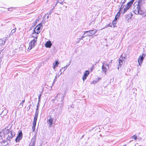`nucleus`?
I'll list each match as a JSON object with an SVG mask.
<instances>
[{"mask_svg": "<svg viewBox=\"0 0 146 146\" xmlns=\"http://www.w3.org/2000/svg\"><path fill=\"white\" fill-rule=\"evenodd\" d=\"M139 14L142 15L143 17H146V11H140V13Z\"/></svg>", "mask_w": 146, "mask_h": 146, "instance_id": "dca6fc26", "label": "nucleus"}, {"mask_svg": "<svg viewBox=\"0 0 146 146\" xmlns=\"http://www.w3.org/2000/svg\"><path fill=\"white\" fill-rule=\"evenodd\" d=\"M89 74V72L88 70H86L84 73V75L83 76L82 79L84 81L86 79L87 77L88 76Z\"/></svg>", "mask_w": 146, "mask_h": 146, "instance_id": "1a4fd4ad", "label": "nucleus"}, {"mask_svg": "<svg viewBox=\"0 0 146 146\" xmlns=\"http://www.w3.org/2000/svg\"><path fill=\"white\" fill-rule=\"evenodd\" d=\"M41 95H42V94H39V96H38V102H40V98H41Z\"/></svg>", "mask_w": 146, "mask_h": 146, "instance_id": "c85d7f7f", "label": "nucleus"}, {"mask_svg": "<svg viewBox=\"0 0 146 146\" xmlns=\"http://www.w3.org/2000/svg\"><path fill=\"white\" fill-rule=\"evenodd\" d=\"M135 0H131V1H130L132 3H133V2Z\"/></svg>", "mask_w": 146, "mask_h": 146, "instance_id": "c03bdc74", "label": "nucleus"}, {"mask_svg": "<svg viewBox=\"0 0 146 146\" xmlns=\"http://www.w3.org/2000/svg\"><path fill=\"white\" fill-rule=\"evenodd\" d=\"M108 25L109 27H112V24L111 23H110Z\"/></svg>", "mask_w": 146, "mask_h": 146, "instance_id": "c9c22d12", "label": "nucleus"}, {"mask_svg": "<svg viewBox=\"0 0 146 146\" xmlns=\"http://www.w3.org/2000/svg\"><path fill=\"white\" fill-rule=\"evenodd\" d=\"M103 64L102 66V70L103 72L104 73L106 74L107 68L104 65V64L103 63Z\"/></svg>", "mask_w": 146, "mask_h": 146, "instance_id": "4468645a", "label": "nucleus"}, {"mask_svg": "<svg viewBox=\"0 0 146 146\" xmlns=\"http://www.w3.org/2000/svg\"><path fill=\"white\" fill-rule=\"evenodd\" d=\"M145 54H142V56H140L138 59V62L140 66L141 65L144 59V57H145Z\"/></svg>", "mask_w": 146, "mask_h": 146, "instance_id": "423d86ee", "label": "nucleus"}, {"mask_svg": "<svg viewBox=\"0 0 146 146\" xmlns=\"http://www.w3.org/2000/svg\"><path fill=\"white\" fill-rule=\"evenodd\" d=\"M63 3H64L63 2H60V3L62 5L63 4Z\"/></svg>", "mask_w": 146, "mask_h": 146, "instance_id": "37998d69", "label": "nucleus"}, {"mask_svg": "<svg viewBox=\"0 0 146 146\" xmlns=\"http://www.w3.org/2000/svg\"><path fill=\"white\" fill-rule=\"evenodd\" d=\"M109 27L108 26V25L105 26L103 28V29L106 28H107L108 27Z\"/></svg>", "mask_w": 146, "mask_h": 146, "instance_id": "4c0bfd02", "label": "nucleus"}, {"mask_svg": "<svg viewBox=\"0 0 146 146\" xmlns=\"http://www.w3.org/2000/svg\"><path fill=\"white\" fill-rule=\"evenodd\" d=\"M37 120H34L33 123V126H32V130L33 131H34L35 130V127L36 125Z\"/></svg>", "mask_w": 146, "mask_h": 146, "instance_id": "2eb2a0df", "label": "nucleus"}, {"mask_svg": "<svg viewBox=\"0 0 146 146\" xmlns=\"http://www.w3.org/2000/svg\"><path fill=\"white\" fill-rule=\"evenodd\" d=\"M57 76V75H56V76L55 77V79H54V82H55V81H56V78Z\"/></svg>", "mask_w": 146, "mask_h": 146, "instance_id": "79ce46f5", "label": "nucleus"}, {"mask_svg": "<svg viewBox=\"0 0 146 146\" xmlns=\"http://www.w3.org/2000/svg\"><path fill=\"white\" fill-rule=\"evenodd\" d=\"M23 134L21 131L19 132L18 135L15 139L16 142H19L22 138Z\"/></svg>", "mask_w": 146, "mask_h": 146, "instance_id": "0eeeda50", "label": "nucleus"}, {"mask_svg": "<svg viewBox=\"0 0 146 146\" xmlns=\"http://www.w3.org/2000/svg\"><path fill=\"white\" fill-rule=\"evenodd\" d=\"M16 28H15L14 29H13L11 32V33H12V34H11V35L12 34H13L14 33H15V32L16 31Z\"/></svg>", "mask_w": 146, "mask_h": 146, "instance_id": "a878e982", "label": "nucleus"}, {"mask_svg": "<svg viewBox=\"0 0 146 146\" xmlns=\"http://www.w3.org/2000/svg\"><path fill=\"white\" fill-rule=\"evenodd\" d=\"M125 58L121 56L119 60L118 69H119V67H121V66L123 65V63L125 62Z\"/></svg>", "mask_w": 146, "mask_h": 146, "instance_id": "39448f33", "label": "nucleus"}, {"mask_svg": "<svg viewBox=\"0 0 146 146\" xmlns=\"http://www.w3.org/2000/svg\"><path fill=\"white\" fill-rule=\"evenodd\" d=\"M98 81H93L92 82V83L93 84H95Z\"/></svg>", "mask_w": 146, "mask_h": 146, "instance_id": "f704fd0d", "label": "nucleus"}, {"mask_svg": "<svg viewBox=\"0 0 146 146\" xmlns=\"http://www.w3.org/2000/svg\"><path fill=\"white\" fill-rule=\"evenodd\" d=\"M59 76H60V75H58V76L57 75V76H56V79H57V77H59Z\"/></svg>", "mask_w": 146, "mask_h": 146, "instance_id": "de8ad7c7", "label": "nucleus"}, {"mask_svg": "<svg viewBox=\"0 0 146 146\" xmlns=\"http://www.w3.org/2000/svg\"><path fill=\"white\" fill-rule=\"evenodd\" d=\"M11 8L14 9H15V8H9L8 9V10H9V11H11L12 10L11 9Z\"/></svg>", "mask_w": 146, "mask_h": 146, "instance_id": "58836bf2", "label": "nucleus"}, {"mask_svg": "<svg viewBox=\"0 0 146 146\" xmlns=\"http://www.w3.org/2000/svg\"><path fill=\"white\" fill-rule=\"evenodd\" d=\"M52 44L50 41H47L45 44V46L46 48H50L51 47Z\"/></svg>", "mask_w": 146, "mask_h": 146, "instance_id": "f8f14e48", "label": "nucleus"}, {"mask_svg": "<svg viewBox=\"0 0 146 146\" xmlns=\"http://www.w3.org/2000/svg\"><path fill=\"white\" fill-rule=\"evenodd\" d=\"M39 105H38H38H37V108H38V107H39Z\"/></svg>", "mask_w": 146, "mask_h": 146, "instance_id": "49530a36", "label": "nucleus"}, {"mask_svg": "<svg viewBox=\"0 0 146 146\" xmlns=\"http://www.w3.org/2000/svg\"><path fill=\"white\" fill-rule=\"evenodd\" d=\"M53 121V118L51 117H50V119L47 120V122L48 123L49 125V126L50 127H51L52 124V122Z\"/></svg>", "mask_w": 146, "mask_h": 146, "instance_id": "9d476101", "label": "nucleus"}, {"mask_svg": "<svg viewBox=\"0 0 146 146\" xmlns=\"http://www.w3.org/2000/svg\"><path fill=\"white\" fill-rule=\"evenodd\" d=\"M49 17V16H48L47 17V18H48Z\"/></svg>", "mask_w": 146, "mask_h": 146, "instance_id": "864d4df0", "label": "nucleus"}, {"mask_svg": "<svg viewBox=\"0 0 146 146\" xmlns=\"http://www.w3.org/2000/svg\"><path fill=\"white\" fill-rule=\"evenodd\" d=\"M97 31V30L95 29L93 30L86 31L84 32V33L85 34L87 33L86 35V36H90L95 35Z\"/></svg>", "mask_w": 146, "mask_h": 146, "instance_id": "20e7f679", "label": "nucleus"}, {"mask_svg": "<svg viewBox=\"0 0 146 146\" xmlns=\"http://www.w3.org/2000/svg\"><path fill=\"white\" fill-rule=\"evenodd\" d=\"M70 61L69 62V64H68V65H67L66 66L67 68L69 66L70 64Z\"/></svg>", "mask_w": 146, "mask_h": 146, "instance_id": "a19ab883", "label": "nucleus"}, {"mask_svg": "<svg viewBox=\"0 0 146 146\" xmlns=\"http://www.w3.org/2000/svg\"><path fill=\"white\" fill-rule=\"evenodd\" d=\"M86 36V35L85 33L84 32V33L82 35V37L79 38L80 40H82L83 38H84Z\"/></svg>", "mask_w": 146, "mask_h": 146, "instance_id": "412c9836", "label": "nucleus"}, {"mask_svg": "<svg viewBox=\"0 0 146 146\" xmlns=\"http://www.w3.org/2000/svg\"><path fill=\"white\" fill-rule=\"evenodd\" d=\"M117 18H118L115 16V19L114 20L117 21Z\"/></svg>", "mask_w": 146, "mask_h": 146, "instance_id": "ea45409f", "label": "nucleus"}, {"mask_svg": "<svg viewBox=\"0 0 146 146\" xmlns=\"http://www.w3.org/2000/svg\"><path fill=\"white\" fill-rule=\"evenodd\" d=\"M123 7H124L123 5H122H122H121V7L120 8V10L119 11H121L122 10V9H123Z\"/></svg>", "mask_w": 146, "mask_h": 146, "instance_id": "473e14b6", "label": "nucleus"}, {"mask_svg": "<svg viewBox=\"0 0 146 146\" xmlns=\"http://www.w3.org/2000/svg\"><path fill=\"white\" fill-rule=\"evenodd\" d=\"M142 0H140L138 2L137 5H134V7L133 9V13L135 14H139L140 13V11H141V8L140 4L141 3V1Z\"/></svg>", "mask_w": 146, "mask_h": 146, "instance_id": "f03ea898", "label": "nucleus"}, {"mask_svg": "<svg viewBox=\"0 0 146 146\" xmlns=\"http://www.w3.org/2000/svg\"><path fill=\"white\" fill-rule=\"evenodd\" d=\"M126 1V0H123V1L121 3L122 4V6L124 5Z\"/></svg>", "mask_w": 146, "mask_h": 146, "instance_id": "c756f323", "label": "nucleus"}, {"mask_svg": "<svg viewBox=\"0 0 146 146\" xmlns=\"http://www.w3.org/2000/svg\"><path fill=\"white\" fill-rule=\"evenodd\" d=\"M54 6L53 7V8H52L49 11V12L48 13V15H50L51 14V13H52V11H53V10L54 9Z\"/></svg>", "mask_w": 146, "mask_h": 146, "instance_id": "4be33fe9", "label": "nucleus"}, {"mask_svg": "<svg viewBox=\"0 0 146 146\" xmlns=\"http://www.w3.org/2000/svg\"><path fill=\"white\" fill-rule=\"evenodd\" d=\"M0 146H2V144H1V142H0Z\"/></svg>", "mask_w": 146, "mask_h": 146, "instance_id": "09e8293b", "label": "nucleus"}, {"mask_svg": "<svg viewBox=\"0 0 146 146\" xmlns=\"http://www.w3.org/2000/svg\"><path fill=\"white\" fill-rule=\"evenodd\" d=\"M123 146H126V145H123Z\"/></svg>", "mask_w": 146, "mask_h": 146, "instance_id": "603ef678", "label": "nucleus"}, {"mask_svg": "<svg viewBox=\"0 0 146 146\" xmlns=\"http://www.w3.org/2000/svg\"><path fill=\"white\" fill-rule=\"evenodd\" d=\"M66 93H65V94H64V95H63L62 96V100H61L62 101H63L64 99V97H65V95H66Z\"/></svg>", "mask_w": 146, "mask_h": 146, "instance_id": "7c9ffc66", "label": "nucleus"}, {"mask_svg": "<svg viewBox=\"0 0 146 146\" xmlns=\"http://www.w3.org/2000/svg\"><path fill=\"white\" fill-rule=\"evenodd\" d=\"M58 2V1H57V2L56 3V4L55 5V6H56V5L57 3Z\"/></svg>", "mask_w": 146, "mask_h": 146, "instance_id": "3c124183", "label": "nucleus"}, {"mask_svg": "<svg viewBox=\"0 0 146 146\" xmlns=\"http://www.w3.org/2000/svg\"><path fill=\"white\" fill-rule=\"evenodd\" d=\"M116 23H117V21L113 20V21L112 22V24H113V26L114 27H115V26H114V25H115L116 24Z\"/></svg>", "mask_w": 146, "mask_h": 146, "instance_id": "cd10ccee", "label": "nucleus"}, {"mask_svg": "<svg viewBox=\"0 0 146 146\" xmlns=\"http://www.w3.org/2000/svg\"><path fill=\"white\" fill-rule=\"evenodd\" d=\"M129 9L126 7V8H124V9L123 13H124L128 10Z\"/></svg>", "mask_w": 146, "mask_h": 146, "instance_id": "5701e85b", "label": "nucleus"}, {"mask_svg": "<svg viewBox=\"0 0 146 146\" xmlns=\"http://www.w3.org/2000/svg\"><path fill=\"white\" fill-rule=\"evenodd\" d=\"M5 42L3 39H0V46L1 45H4L5 44Z\"/></svg>", "mask_w": 146, "mask_h": 146, "instance_id": "aec40b11", "label": "nucleus"}, {"mask_svg": "<svg viewBox=\"0 0 146 146\" xmlns=\"http://www.w3.org/2000/svg\"><path fill=\"white\" fill-rule=\"evenodd\" d=\"M25 100H23L22 101L20 105H19V108H22L23 106V105L24 103H25Z\"/></svg>", "mask_w": 146, "mask_h": 146, "instance_id": "6ab92c4d", "label": "nucleus"}, {"mask_svg": "<svg viewBox=\"0 0 146 146\" xmlns=\"http://www.w3.org/2000/svg\"><path fill=\"white\" fill-rule=\"evenodd\" d=\"M120 15V11H119L117 13V14L115 15V17L119 18V17Z\"/></svg>", "mask_w": 146, "mask_h": 146, "instance_id": "bb28decb", "label": "nucleus"}, {"mask_svg": "<svg viewBox=\"0 0 146 146\" xmlns=\"http://www.w3.org/2000/svg\"><path fill=\"white\" fill-rule=\"evenodd\" d=\"M106 65L108 66V68L109 67V64H106Z\"/></svg>", "mask_w": 146, "mask_h": 146, "instance_id": "8fccbe9b", "label": "nucleus"}, {"mask_svg": "<svg viewBox=\"0 0 146 146\" xmlns=\"http://www.w3.org/2000/svg\"><path fill=\"white\" fill-rule=\"evenodd\" d=\"M2 146H5L7 145L8 144V142L5 140H3L1 142Z\"/></svg>", "mask_w": 146, "mask_h": 146, "instance_id": "f3484780", "label": "nucleus"}, {"mask_svg": "<svg viewBox=\"0 0 146 146\" xmlns=\"http://www.w3.org/2000/svg\"><path fill=\"white\" fill-rule=\"evenodd\" d=\"M112 60H111V61L110 62H109V64H111L112 63Z\"/></svg>", "mask_w": 146, "mask_h": 146, "instance_id": "a18cd8bd", "label": "nucleus"}, {"mask_svg": "<svg viewBox=\"0 0 146 146\" xmlns=\"http://www.w3.org/2000/svg\"><path fill=\"white\" fill-rule=\"evenodd\" d=\"M132 4L133 3H132V2H131L130 1L127 4L126 7H127L129 9Z\"/></svg>", "mask_w": 146, "mask_h": 146, "instance_id": "a211bd4d", "label": "nucleus"}, {"mask_svg": "<svg viewBox=\"0 0 146 146\" xmlns=\"http://www.w3.org/2000/svg\"><path fill=\"white\" fill-rule=\"evenodd\" d=\"M67 68V67H66V66H64V67H62V69H63L64 68V70H65Z\"/></svg>", "mask_w": 146, "mask_h": 146, "instance_id": "e433bc0d", "label": "nucleus"}, {"mask_svg": "<svg viewBox=\"0 0 146 146\" xmlns=\"http://www.w3.org/2000/svg\"><path fill=\"white\" fill-rule=\"evenodd\" d=\"M34 36L36 37L35 38H34L29 43V47L27 50L28 51H29L32 48L34 47L35 44L36 43L37 40V36H33V37Z\"/></svg>", "mask_w": 146, "mask_h": 146, "instance_id": "7ed1b4c3", "label": "nucleus"}, {"mask_svg": "<svg viewBox=\"0 0 146 146\" xmlns=\"http://www.w3.org/2000/svg\"><path fill=\"white\" fill-rule=\"evenodd\" d=\"M35 32H34V30H33V34H36V32L38 31V30H36V31H35Z\"/></svg>", "mask_w": 146, "mask_h": 146, "instance_id": "72a5a7b5", "label": "nucleus"}, {"mask_svg": "<svg viewBox=\"0 0 146 146\" xmlns=\"http://www.w3.org/2000/svg\"><path fill=\"white\" fill-rule=\"evenodd\" d=\"M39 113V109L38 108H36V111L35 113V116L34 117V120H37V118L38 115Z\"/></svg>", "mask_w": 146, "mask_h": 146, "instance_id": "9b49d317", "label": "nucleus"}, {"mask_svg": "<svg viewBox=\"0 0 146 146\" xmlns=\"http://www.w3.org/2000/svg\"><path fill=\"white\" fill-rule=\"evenodd\" d=\"M42 25L41 23L40 24L37 25L35 28L34 32H35V31L38 30V31L36 32V34H38L40 32V28L42 26Z\"/></svg>", "mask_w": 146, "mask_h": 146, "instance_id": "6e6552de", "label": "nucleus"}, {"mask_svg": "<svg viewBox=\"0 0 146 146\" xmlns=\"http://www.w3.org/2000/svg\"><path fill=\"white\" fill-rule=\"evenodd\" d=\"M37 34H34V35H33V33H32V35L31 36L32 37H34V38H36L35 37H33V36H36L37 37Z\"/></svg>", "mask_w": 146, "mask_h": 146, "instance_id": "2f4dec72", "label": "nucleus"}, {"mask_svg": "<svg viewBox=\"0 0 146 146\" xmlns=\"http://www.w3.org/2000/svg\"><path fill=\"white\" fill-rule=\"evenodd\" d=\"M131 138L132 139H134L135 140H136L137 139V137L135 135H134L132 136L131 137Z\"/></svg>", "mask_w": 146, "mask_h": 146, "instance_id": "393cba45", "label": "nucleus"}, {"mask_svg": "<svg viewBox=\"0 0 146 146\" xmlns=\"http://www.w3.org/2000/svg\"><path fill=\"white\" fill-rule=\"evenodd\" d=\"M4 133L7 134V140L9 141H10L15 135V133L13 131L10 129V128L8 129V127H6L4 129Z\"/></svg>", "mask_w": 146, "mask_h": 146, "instance_id": "f257e3e1", "label": "nucleus"}, {"mask_svg": "<svg viewBox=\"0 0 146 146\" xmlns=\"http://www.w3.org/2000/svg\"><path fill=\"white\" fill-rule=\"evenodd\" d=\"M60 94H57L56 96L55 97V100H57L58 99H59L60 98Z\"/></svg>", "mask_w": 146, "mask_h": 146, "instance_id": "b1692460", "label": "nucleus"}, {"mask_svg": "<svg viewBox=\"0 0 146 146\" xmlns=\"http://www.w3.org/2000/svg\"><path fill=\"white\" fill-rule=\"evenodd\" d=\"M59 64V63L58 62V60H56L55 61V62L53 64V68L54 69H55L57 67Z\"/></svg>", "mask_w": 146, "mask_h": 146, "instance_id": "ddd939ff", "label": "nucleus"}]
</instances>
